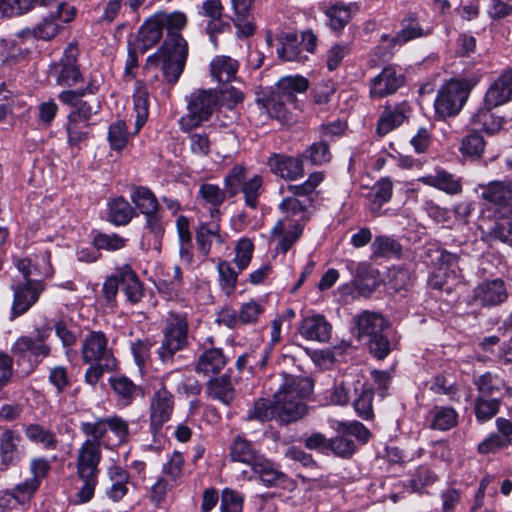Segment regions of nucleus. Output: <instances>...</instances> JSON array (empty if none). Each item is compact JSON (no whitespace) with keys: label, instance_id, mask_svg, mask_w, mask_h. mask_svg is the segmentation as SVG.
Listing matches in <instances>:
<instances>
[{"label":"nucleus","instance_id":"54","mask_svg":"<svg viewBox=\"0 0 512 512\" xmlns=\"http://www.w3.org/2000/svg\"><path fill=\"white\" fill-rule=\"evenodd\" d=\"M371 250L376 257H400L402 247L394 238L386 235L377 236L371 244Z\"/></svg>","mask_w":512,"mask_h":512},{"label":"nucleus","instance_id":"50","mask_svg":"<svg viewBox=\"0 0 512 512\" xmlns=\"http://www.w3.org/2000/svg\"><path fill=\"white\" fill-rule=\"evenodd\" d=\"M309 206H311V204L308 203L306 198L300 199L287 195L282 199L278 207L279 210L285 214L283 219L298 220V223H300V221L307 219L306 213Z\"/></svg>","mask_w":512,"mask_h":512},{"label":"nucleus","instance_id":"58","mask_svg":"<svg viewBox=\"0 0 512 512\" xmlns=\"http://www.w3.org/2000/svg\"><path fill=\"white\" fill-rule=\"evenodd\" d=\"M329 451L342 458L351 457L356 451L354 439L341 429L340 434L333 439H329Z\"/></svg>","mask_w":512,"mask_h":512},{"label":"nucleus","instance_id":"60","mask_svg":"<svg viewBox=\"0 0 512 512\" xmlns=\"http://www.w3.org/2000/svg\"><path fill=\"white\" fill-rule=\"evenodd\" d=\"M247 419L261 422L276 419L275 398L273 401L264 398L255 401L253 408L248 411Z\"/></svg>","mask_w":512,"mask_h":512},{"label":"nucleus","instance_id":"19","mask_svg":"<svg viewBox=\"0 0 512 512\" xmlns=\"http://www.w3.org/2000/svg\"><path fill=\"white\" fill-rule=\"evenodd\" d=\"M410 111V106L406 101L395 105H386L377 121V134L382 137L398 128L409 118Z\"/></svg>","mask_w":512,"mask_h":512},{"label":"nucleus","instance_id":"30","mask_svg":"<svg viewBox=\"0 0 512 512\" xmlns=\"http://www.w3.org/2000/svg\"><path fill=\"white\" fill-rule=\"evenodd\" d=\"M495 107H488L483 102L480 107L471 117L470 124L475 131H484L487 134H495L503 127V118L496 116L492 113Z\"/></svg>","mask_w":512,"mask_h":512},{"label":"nucleus","instance_id":"26","mask_svg":"<svg viewBox=\"0 0 512 512\" xmlns=\"http://www.w3.org/2000/svg\"><path fill=\"white\" fill-rule=\"evenodd\" d=\"M276 419L284 424L295 422L304 417L308 408L305 402H288L282 393H275Z\"/></svg>","mask_w":512,"mask_h":512},{"label":"nucleus","instance_id":"59","mask_svg":"<svg viewBox=\"0 0 512 512\" xmlns=\"http://www.w3.org/2000/svg\"><path fill=\"white\" fill-rule=\"evenodd\" d=\"M502 400L496 398L475 399V417L478 422L484 423L491 420L498 412Z\"/></svg>","mask_w":512,"mask_h":512},{"label":"nucleus","instance_id":"21","mask_svg":"<svg viewBox=\"0 0 512 512\" xmlns=\"http://www.w3.org/2000/svg\"><path fill=\"white\" fill-rule=\"evenodd\" d=\"M485 105L498 107L512 100V68L502 73L488 88Z\"/></svg>","mask_w":512,"mask_h":512},{"label":"nucleus","instance_id":"28","mask_svg":"<svg viewBox=\"0 0 512 512\" xmlns=\"http://www.w3.org/2000/svg\"><path fill=\"white\" fill-rule=\"evenodd\" d=\"M254 2L255 0H231L235 15L233 23L238 29V32L244 37L253 35L256 30L255 24L251 18Z\"/></svg>","mask_w":512,"mask_h":512},{"label":"nucleus","instance_id":"44","mask_svg":"<svg viewBox=\"0 0 512 512\" xmlns=\"http://www.w3.org/2000/svg\"><path fill=\"white\" fill-rule=\"evenodd\" d=\"M107 473L111 485L106 490V495L114 502H118L128 492L129 473L124 468L116 465L109 467Z\"/></svg>","mask_w":512,"mask_h":512},{"label":"nucleus","instance_id":"8","mask_svg":"<svg viewBox=\"0 0 512 512\" xmlns=\"http://www.w3.org/2000/svg\"><path fill=\"white\" fill-rule=\"evenodd\" d=\"M79 429L85 436H93L101 441L110 431L117 439V446L128 443L130 438L129 422L118 415L100 417L94 422H81Z\"/></svg>","mask_w":512,"mask_h":512},{"label":"nucleus","instance_id":"2","mask_svg":"<svg viewBox=\"0 0 512 512\" xmlns=\"http://www.w3.org/2000/svg\"><path fill=\"white\" fill-rule=\"evenodd\" d=\"M357 337L366 340L370 353L377 359L386 358L391 352L387 330L389 322L378 312L365 310L354 317Z\"/></svg>","mask_w":512,"mask_h":512},{"label":"nucleus","instance_id":"53","mask_svg":"<svg viewBox=\"0 0 512 512\" xmlns=\"http://www.w3.org/2000/svg\"><path fill=\"white\" fill-rule=\"evenodd\" d=\"M324 175L322 172H314L309 175L308 179L299 185H288L286 191L291 197L300 199H307L308 203L312 205L313 193L318 185L323 181Z\"/></svg>","mask_w":512,"mask_h":512},{"label":"nucleus","instance_id":"25","mask_svg":"<svg viewBox=\"0 0 512 512\" xmlns=\"http://www.w3.org/2000/svg\"><path fill=\"white\" fill-rule=\"evenodd\" d=\"M331 324L323 315L305 317L299 327V333L307 340L326 342L331 337Z\"/></svg>","mask_w":512,"mask_h":512},{"label":"nucleus","instance_id":"57","mask_svg":"<svg viewBox=\"0 0 512 512\" xmlns=\"http://www.w3.org/2000/svg\"><path fill=\"white\" fill-rule=\"evenodd\" d=\"M284 98L280 97L275 91H272L263 99H259L257 103L267 112L269 117L281 120L285 118L286 108Z\"/></svg>","mask_w":512,"mask_h":512},{"label":"nucleus","instance_id":"36","mask_svg":"<svg viewBox=\"0 0 512 512\" xmlns=\"http://www.w3.org/2000/svg\"><path fill=\"white\" fill-rule=\"evenodd\" d=\"M251 468L252 471L258 475L261 482L267 487L283 484L286 480V475L262 454Z\"/></svg>","mask_w":512,"mask_h":512},{"label":"nucleus","instance_id":"7","mask_svg":"<svg viewBox=\"0 0 512 512\" xmlns=\"http://www.w3.org/2000/svg\"><path fill=\"white\" fill-rule=\"evenodd\" d=\"M174 407V395L161 384L149 399V429L154 437L161 434L163 426L171 420Z\"/></svg>","mask_w":512,"mask_h":512},{"label":"nucleus","instance_id":"16","mask_svg":"<svg viewBox=\"0 0 512 512\" xmlns=\"http://www.w3.org/2000/svg\"><path fill=\"white\" fill-rule=\"evenodd\" d=\"M102 441L93 436H86L76 453V473L99 474L102 459Z\"/></svg>","mask_w":512,"mask_h":512},{"label":"nucleus","instance_id":"47","mask_svg":"<svg viewBox=\"0 0 512 512\" xmlns=\"http://www.w3.org/2000/svg\"><path fill=\"white\" fill-rule=\"evenodd\" d=\"M373 397L374 390L371 386L362 383L361 387L357 389V394H353L352 404L356 414L364 420L372 419L373 412Z\"/></svg>","mask_w":512,"mask_h":512},{"label":"nucleus","instance_id":"24","mask_svg":"<svg viewBox=\"0 0 512 512\" xmlns=\"http://www.w3.org/2000/svg\"><path fill=\"white\" fill-rule=\"evenodd\" d=\"M60 29L61 25L56 21V15L54 13H50L33 28H24L20 30L16 34V38L21 43L28 39L50 41L58 35Z\"/></svg>","mask_w":512,"mask_h":512},{"label":"nucleus","instance_id":"15","mask_svg":"<svg viewBox=\"0 0 512 512\" xmlns=\"http://www.w3.org/2000/svg\"><path fill=\"white\" fill-rule=\"evenodd\" d=\"M405 83L402 69L393 65L386 66L382 71L370 80L369 93L373 99L394 94Z\"/></svg>","mask_w":512,"mask_h":512},{"label":"nucleus","instance_id":"33","mask_svg":"<svg viewBox=\"0 0 512 512\" xmlns=\"http://www.w3.org/2000/svg\"><path fill=\"white\" fill-rule=\"evenodd\" d=\"M109 383L123 406L130 405L137 397L144 395L142 387L133 383L127 376H113L109 379Z\"/></svg>","mask_w":512,"mask_h":512},{"label":"nucleus","instance_id":"20","mask_svg":"<svg viewBox=\"0 0 512 512\" xmlns=\"http://www.w3.org/2000/svg\"><path fill=\"white\" fill-rule=\"evenodd\" d=\"M303 233V225L298 220L279 219L271 229L273 237L278 239V249L283 253L298 241Z\"/></svg>","mask_w":512,"mask_h":512},{"label":"nucleus","instance_id":"27","mask_svg":"<svg viewBox=\"0 0 512 512\" xmlns=\"http://www.w3.org/2000/svg\"><path fill=\"white\" fill-rule=\"evenodd\" d=\"M312 383L307 378L286 376L276 393L286 396L288 402H304L312 392Z\"/></svg>","mask_w":512,"mask_h":512},{"label":"nucleus","instance_id":"1","mask_svg":"<svg viewBox=\"0 0 512 512\" xmlns=\"http://www.w3.org/2000/svg\"><path fill=\"white\" fill-rule=\"evenodd\" d=\"M166 37L158 51L147 58L148 65L160 66L166 82L174 85L182 75L188 57V43L181 34L188 19L181 11L156 13Z\"/></svg>","mask_w":512,"mask_h":512},{"label":"nucleus","instance_id":"17","mask_svg":"<svg viewBox=\"0 0 512 512\" xmlns=\"http://www.w3.org/2000/svg\"><path fill=\"white\" fill-rule=\"evenodd\" d=\"M267 166L274 175L286 180L295 181L304 175L303 160L300 157L273 153L267 159Z\"/></svg>","mask_w":512,"mask_h":512},{"label":"nucleus","instance_id":"18","mask_svg":"<svg viewBox=\"0 0 512 512\" xmlns=\"http://www.w3.org/2000/svg\"><path fill=\"white\" fill-rule=\"evenodd\" d=\"M480 198L489 206L497 209L512 208V182L494 180L487 184H479Z\"/></svg>","mask_w":512,"mask_h":512},{"label":"nucleus","instance_id":"14","mask_svg":"<svg viewBox=\"0 0 512 512\" xmlns=\"http://www.w3.org/2000/svg\"><path fill=\"white\" fill-rule=\"evenodd\" d=\"M81 357L84 363H116L108 339L102 331H90L81 341Z\"/></svg>","mask_w":512,"mask_h":512},{"label":"nucleus","instance_id":"22","mask_svg":"<svg viewBox=\"0 0 512 512\" xmlns=\"http://www.w3.org/2000/svg\"><path fill=\"white\" fill-rule=\"evenodd\" d=\"M418 181L448 195H458L463 190L462 179L442 168H436L434 174L422 176Z\"/></svg>","mask_w":512,"mask_h":512},{"label":"nucleus","instance_id":"40","mask_svg":"<svg viewBox=\"0 0 512 512\" xmlns=\"http://www.w3.org/2000/svg\"><path fill=\"white\" fill-rule=\"evenodd\" d=\"M238 67V62L235 59L219 55L214 57L210 63L211 76L218 83H229L236 77Z\"/></svg>","mask_w":512,"mask_h":512},{"label":"nucleus","instance_id":"48","mask_svg":"<svg viewBox=\"0 0 512 512\" xmlns=\"http://www.w3.org/2000/svg\"><path fill=\"white\" fill-rule=\"evenodd\" d=\"M360 387V380L345 379L340 382H335L329 395L330 402L340 406L347 405L352 401L353 394H357V389Z\"/></svg>","mask_w":512,"mask_h":512},{"label":"nucleus","instance_id":"37","mask_svg":"<svg viewBox=\"0 0 512 512\" xmlns=\"http://www.w3.org/2000/svg\"><path fill=\"white\" fill-rule=\"evenodd\" d=\"M478 392V398H496L502 400L504 381L498 375L486 372L473 381Z\"/></svg>","mask_w":512,"mask_h":512},{"label":"nucleus","instance_id":"4","mask_svg":"<svg viewBox=\"0 0 512 512\" xmlns=\"http://www.w3.org/2000/svg\"><path fill=\"white\" fill-rule=\"evenodd\" d=\"M224 188L229 197L242 193L245 205L256 209L264 190V179L259 174L248 179L246 168L238 164L234 165L224 177Z\"/></svg>","mask_w":512,"mask_h":512},{"label":"nucleus","instance_id":"55","mask_svg":"<svg viewBox=\"0 0 512 512\" xmlns=\"http://www.w3.org/2000/svg\"><path fill=\"white\" fill-rule=\"evenodd\" d=\"M39 488L40 485H38L35 481L27 478L22 482L14 485L11 488V491L14 494V499L16 500L18 506L22 507L23 509H27L30 507L32 499L35 497Z\"/></svg>","mask_w":512,"mask_h":512},{"label":"nucleus","instance_id":"62","mask_svg":"<svg viewBox=\"0 0 512 512\" xmlns=\"http://www.w3.org/2000/svg\"><path fill=\"white\" fill-rule=\"evenodd\" d=\"M67 139L70 146H79L88 139V124L74 119V115H68L66 126Z\"/></svg>","mask_w":512,"mask_h":512},{"label":"nucleus","instance_id":"5","mask_svg":"<svg viewBox=\"0 0 512 512\" xmlns=\"http://www.w3.org/2000/svg\"><path fill=\"white\" fill-rule=\"evenodd\" d=\"M217 105V96L211 90H196L188 98V113L180 119L182 130L188 131L208 121Z\"/></svg>","mask_w":512,"mask_h":512},{"label":"nucleus","instance_id":"64","mask_svg":"<svg viewBox=\"0 0 512 512\" xmlns=\"http://www.w3.org/2000/svg\"><path fill=\"white\" fill-rule=\"evenodd\" d=\"M128 239L117 233H97L93 237V245L97 250L117 251L124 248Z\"/></svg>","mask_w":512,"mask_h":512},{"label":"nucleus","instance_id":"10","mask_svg":"<svg viewBox=\"0 0 512 512\" xmlns=\"http://www.w3.org/2000/svg\"><path fill=\"white\" fill-rule=\"evenodd\" d=\"M50 74L59 86H74L82 80L78 65V49L69 44L59 61L50 66Z\"/></svg>","mask_w":512,"mask_h":512},{"label":"nucleus","instance_id":"29","mask_svg":"<svg viewBox=\"0 0 512 512\" xmlns=\"http://www.w3.org/2000/svg\"><path fill=\"white\" fill-rule=\"evenodd\" d=\"M144 234L143 239L149 238L147 250H154L160 253L162 246V239L165 234V222L161 214V210L144 216Z\"/></svg>","mask_w":512,"mask_h":512},{"label":"nucleus","instance_id":"6","mask_svg":"<svg viewBox=\"0 0 512 512\" xmlns=\"http://www.w3.org/2000/svg\"><path fill=\"white\" fill-rule=\"evenodd\" d=\"M469 96L468 86L459 80L445 83L438 91L435 100V111L439 117L446 118L457 115Z\"/></svg>","mask_w":512,"mask_h":512},{"label":"nucleus","instance_id":"56","mask_svg":"<svg viewBox=\"0 0 512 512\" xmlns=\"http://www.w3.org/2000/svg\"><path fill=\"white\" fill-rule=\"evenodd\" d=\"M302 160H308L313 165H323L332 159L329 144L321 140L310 145L301 155Z\"/></svg>","mask_w":512,"mask_h":512},{"label":"nucleus","instance_id":"41","mask_svg":"<svg viewBox=\"0 0 512 512\" xmlns=\"http://www.w3.org/2000/svg\"><path fill=\"white\" fill-rule=\"evenodd\" d=\"M427 421L429 428L438 431H447L456 426L458 413L451 407L435 406L430 410Z\"/></svg>","mask_w":512,"mask_h":512},{"label":"nucleus","instance_id":"43","mask_svg":"<svg viewBox=\"0 0 512 512\" xmlns=\"http://www.w3.org/2000/svg\"><path fill=\"white\" fill-rule=\"evenodd\" d=\"M207 395L228 406L235 398V389L228 375L212 378L207 384Z\"/></svg>","mask_w":512,"mask_h":512},{"label":"nucleus","instance_id":"46","mask_svg":"<svg viewBox=\"0 0 512 512\" xmlns=\"http://www.w3.org/2000/svg\"><path fill=\"white\" fill-rule=\"evenodd\" d=\"M135 112V131L137 134L144 126L149 115V92L142 83H137L133 94Z\"/></svg>","mask_w":512,"mask_h":512},{"label":"nucleus","instance_id":"49","mask_svg":"<svg viewBox=\"0 0 512 512\" xmlns=\"http://www.w3.org/2000/svg\"><path fill=\"white\" fill-rule=\"evenodd\" d=\"M430 33L429 30L424 28L412 17L404 18L401 22V30L391 38L393 45L402 46L405 43L427 36Z\"/></svg>","mask_w":512,"mask_h":512},{"label":"nucleus","instance_id":"13","mask_svg":"<svg viewBox=\"0 0 512 512\" xmlns=\"http://www.w3.org/2000/svg\"><path fill=\"white\" fill-rule=\"evenodd\" d=\"M11 289L13 291V302L10 319L14 320L26 313L38 301L44 286L41 281L27 280L23 283L13 282Z\"/></svg>","mask_w":512,"mask_h":512},{"label":"nucleus","instance_id":"3","mask_svg":"<svg viewBox=\"0 0 512 512\" xmlns=\"http://www.w3.org/2000/svg\"><path fill=\"white\" fill-rule=\"evenodd\" d=\"M163 340L157 350L162 362L172 360L173 356L189 345V322L187 314L170 312L165 318Z\"/></svg>","mask_w":512,"mask_h":512},{"label":"nucleus","instance_id":"32","mask_svg":"<svg viewBox=\"0 0 512 512\" xmlns=\"http://www.w3.org/2000/svg\"><path fill=\"white\" fill-rule=\"evenodd\" d=\"M130 200L134 204L137 214L140 213L143 216L161 210L156 195L146 186H132L130 188Z\"/></svg>","mask_w":512,"mask_h":512},{"label":"nucleus","instance_id":"35","mask_svg":"<svg viewBox=\"0 0 512 512\" xmlns=\"http://www.w3.org/2000/svg\"><path fill=\"white\" fill-rule=\"evenodd\" d=\"M279 47L277 48V55L279 59L285 62H302L307 59L303 54L299 36L293 32L283 33L279 37Z\"/></svg>","mask_w":512,"mask_h":512},{"label":"nucleus","instance_id":"38","mask_svg":"<svg viewBox=\"0 0 512 512\" xmlns=\"http://www.w3.org/2000/svg\"><path fill=\"white\" fill-rule=\"evenodd\" d=\"M137 216L133 206L123 197L118 196L108 202V220L116 226H125Z\"/></svg>","mask_w":512,"mask_h":512},{"label":"nucleus","instance_id":"42","mask_svg":"<svg viewBox=\"0 0 512 512\" xmlns=\"http://www.w3.org/2000/svg\"><path fill=\"white\" fill-rule=\"evenodd\" d=\"M163 35V28L156 13L147 19L138 32V42L140 50L146 52L148 49L156 45Z\"/></svg>","mask_w":512,"mask_h":512},{"label":"nucleus","instance_id":"31","mask_svg":"<svg viewBox=\"0 0 512 512\" xmlns=\"http://www.w3.org/2000/svg\"><path fill=\"white\" fill-rule=\"evenodd\" d=\"M227 364L226 356L221 348L205 349L198 357L195 371L206 376L219 373Z\"/></svg>","mask_w":512,"mask_h":512},{"label":"nucleus","instance_id":"51","mask_svg":"<svg viewBox=\"0 0 512 512\" xmlns=\"http://www.w3.org/2000/svg\"><path fill=\"white\" fill-rule=\"evenodd\" d=\"M54 0H0V12L7 16H19L30 11L35 4L52 7Z\"/></svg>","mask_w":512,"mask_h":512},{"label":"nucleus","instance_id":"11","mask_svg":"<svg viewBox=\"0 0 512 512\" xmlns=\"http://www.w3.org/2000/svg\"><path fill=\"white\" fill-rule=\"evenodd\" d=\"M508 296V288L503 279L484 280L473 289L471 304L490 309L504 303Z\"/></svg>","mask_w":512,"mask_h":512},{"label":"nucleus","instance_id":"23","mask_svg":"<svg viewBox=\"0 0 512 512\" xmlns=\"http://www.w3.org/2000/svg\"><path fill=\"white\" fill-rule=\"evenodd\" d=\"M226 234L220 231V225L217 222L200 223L196 229V244L199 253L207 257L215 243L217 247L222 246L226 241Z\"/></svg>","mask_w":512,"mask_h":512},{"label":"nucleus","instance_id":"34","mask_svg":"<svg viewBox=\"0 0 512 512\" xmlns=\"http://www.w3.org/2000/svg\"><path fill=\"white\" fill-rule=\"evenodd\" d=\"M119 278L122 279V290L126 300L130 304L139 303L144 296V290L137 273L131 266L125 264L120 266Z\"/></svg>","mask_w":512,"mask_h":512},{"label":"nucleus","instance_id":"39","mask_svg":"<svg viewBox=\"0 0 512 512\" xmlns=\"http://www.w3.org/2000/svg\"><path fill=\"white\" fill-rule=\"evenodd\" d=\"M260 455L254 444L241 436H237L230 445L229 456L233 462H240L251 467Z\"/></svg>","mask_w":512,"mask_h":512},{"label":"nucleus","instance_id":"12","mask_svg":"<svg viewBox=\"0 0 512 512\" xmlns=\"http://www.w3.org/2000/svg\"><path fill=\"white\" fill-rule=\"evenodd\" d=\"M24 439L19 430L10 427L0 429V470L6 471L19 463L24 455Z\"/></svg>","mask_w":512,"mask_h":512},{"label":"nucleus","instance_id":"52","mask_svg":"<svg viewBox=\"0 0 512 512\" xmlns=\"http://www.w3.org/2000/svg\"><path fill=\"white\" fill-rule=\"evenodd\" d=\"M25 436L33 443L43 448L54 450L57 447V438L54 432L39 424H28L24 427Z\"/></svg>","mask_w":512,"mask_h":512},{"label":"nucleus","instance_id":"61","mask_svg":"<svg viewBox=\"0 0 512 512\" xmlns=\"http://www.w3.org/2000/svg\"><path fill=\"white\" fill-rule=\"evenodd\" d=\"M226 194V189L211 183L201 184L198 190V197L213 208H217L224 203Z\"/></svg>","mask_w":512,"mask_h":512},{"label":"nucleus","instance_id":"45","mask_svg":"<svg viewBox=\"0 0 512 512\" xmlns=\"http://www.w3.org/2000/svg\"><path fill=\"white\" fill-rule=\"evenodd\" d=\"M309 87L308 80L303 76H286L281 78L274 90L280 97L284 98L287 102L295 101L296 93H303Z\"/></svg>","mask_w":512,"mask_h":512},{"label":"nucleus","instance_id":"63","mask_svg":"<svg viewBox=\"0 0 512 512\" xmlns=\"http://www.w3.org/2000/svg\"><path fill=\"white\" fill-rule=\"evenodd\" d=\"M329 26L333 30H341L351 18V5L336 3L326 11Z\"/></svg>","mask_w":512,"mask_h":512},{"label":"nucleus","instance_id":"9","mask_svg":"<svg viewBox=\"0 0 512 512\" xmlns=\"http://www.w3.org/2000/svg\"><path fill=\"white\" fill-rule=\"evenodd\" d=\"M51 329L43 327L37 329L34 336H21L12 346V353L20 359H31L38 364L44 358L48 357L51 347L45 343L50 336Z\"/></svg>","mask_w":512,"mask_h":512}]
</instances>
